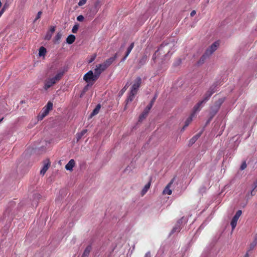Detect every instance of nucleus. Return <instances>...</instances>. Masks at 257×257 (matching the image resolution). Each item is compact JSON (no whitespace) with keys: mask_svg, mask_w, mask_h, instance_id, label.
Returning a JSON list of instances; mask_svg holds the SVG:
<instances>
[{"mask_svg":"<svg viewBox=\"0 0 257 257\" xmlns=\"http://www.w3.org/2000/svg\"><path fill=\"white\" fill-rule=\"evenodd\" d=\"M103 71H101V70L99 68V67L97 65L96 68L94 70V75L96 76V77L98 79L99 77L100 74Z\"/></svg>","mask_w":257,"mask_h":257,"instance_id":"obj_25","label":"nucleus"},{"mask_svg":"<svg viewBox=\"0 0 257 257\" xmlns=\"http://www.w3.org/2000/svg\"><path fill=\"white\" fill-rule=\"evenodd\" d=\"M53 103L51 101H48L47 105L43 108V110L41 113L38 116L39 120H42L46 115H48L49 111L53 108Z\"/></svg>","mask_w":257,"mask_h":257,"instance_id":"obj_4","label":"nucleus"},{"mask_svg":"<svg viewBox=\"0 0 257 257\" xmlns=\"http://www.w3.org/2000/svg\"><path fill=\"white\" fill-rule=\"evenodd\" d=\"M244 257H249L248 254L247 253H246Z\"/></svg>","mask_w":257,"mask_h":257,"instance_id":"obj_47","label":"nucleus"},{"mask_svg":"<svg viewBox=\"0 0 257 257\" xmlns=\"http://www.w3.org/2000/svg\"><path fill=\"white\" fill-rule=\"evenodd\" d=\"M169 54H167V55H166L165 56H169Z\"/></svg>","mask_w":257,"mask_h":257,"instance_id":"obj_49","label":"nucleus"},{"mask_svg":"<svg viewBox=\"0 0 257 257\" xmlns=\"http://www.w3.org/2000/svg\"><path fill=\"white\" fill-rule=\"evenodd\" d=\"M182 222V219L178 221L171 231V233H177L180 231L181 229V224Z\"/></svg>","mask_w":257,"mask_h":257,"instance_id":"obj_12","label":"nucleus"},{"mask_svg":"<svg viewBox=\"0 0 257 257\" xmlns=\"http://www.w3.org/2000/svg\"><path fill=\"white\" fill-rule=\"evenodd\" d=\"M42 12L41 11H39L37 15L36 18L34 20V22H35L37 20L41 18Z\"/></svg>","mask_w":257,"mask_h":257,"instance_id":"obj_35","label":"nucleus"},{"mask_svg":"<svg viewBox=\"0 0 257 257\" xmlns=\"http://www.w3.org/2000/svg\"><path fill=\"white\" fill-rule=\"evenodd\" d=\"M205 103L201 100L198 101L193 107L192 113V115H195L196 113L199 112Z\"/></svg>","mask_w":257,"mask_h":257,"instance_id":"obj_8","label":"nucleus"},{"mask_svg":"<svg viewBox=\"0 0 257 257\" xmlns=\"http://www.w3.org/2000/svg\"><path fill=\"white\" fill-rule=\"evenodd\" d=\"M144 257H151L150 252H147Z\"/></svg>","mask_w":257,"mask_h":257,"instance_id":"obj_42","label":"nucleus"},{"mask_svg":"<svg viewBox=\"0 0 257 257\" xmlns=\"http://www.w3.org/2000/svg\"><path fill=\"white\" fill-rule=\"evenodd\" d=\"M157 96L156 95L154 96V97L152 98L149 104L146 106L147 108V109L151 110V108L152 107L156 99Z\"/></svg>","mask_w":257,"mask_h":257,"instance_id":"obj_27","label":"nucleus"},{"mask_svg":"<svg viewBox=\"0 0 257 257\" xmlns=\"http://www.w3.org/2000/svg\"><path fill=\"white\" fill-rule=\"evenodd\" d=\"M195 115H192V113L191 114L190 116L186 119V120L185 122V125L183 127V128H184L185 127L187 126L192 121L193 117Z\"/></svg>","mask_w":257,"mask_h":257,"instance_id":"obj_26","label":"nucleus"},{"mask_svg":"<svg viewBox=\"0 0 257 257\" xmlns=\"http://www.w3.org/2000/svg\"><path fill=\"white\" fill-rule=\"evenodd\" d=\"M47 52L46 49L42 46L40 48L39 51V56H45Z\"/></svg>","mask_w":257,"mask_h":257,"instance_id":"obj_24","label":"nucleus"},{"mask_svg":"<svg viewBox=\"0 0 257 257\" xmlns=\"http://www.w3.org/2000/svg\"><path fill=\"white\" fill-rule=\"evenodd\" d=\"M96 57V54H94L93 56H92L90 59L88 61L89 63L92 62L95 59Z\"/></svg>","mask_w":257,"mask_h":257,"instance_id":"obj_36","label":"nucleus"},{"mask_svg":"<svg viewBox=\"0 0 257 257\" xmlns=\"http://www.w3.org/2000/svg\"><path fill=\"white\" fill-rule=\"evenodd\" d=\"M56 37H57V39H59L60 38V35L59 34H57L56 36Z\"/></svg>","mask_w":257,"mask_h":257,"instance_id":"obj_46","label":"nucleus"},{"mask_svg":"<svg viewBox=\"0 0 257 257\" xmlns=\"http://www.w3.org/2000/svg\"><path fill=\"white\" fill-rule=\"evenodd\" d=\"M224 98H221L219 99L214 104V106L213 108H212V111L210 113L212 116L213 117L217 112L219 108L220 107V105L222 104V103L224 102Z\"/></svg>","mask_w":257,"mask_h":257,"instance_id":"obj_6","label":"nucleus"},{"mask_svg":"<svg viewBox=\"0 0 257 257\" xmlns=\"http://www.w3.org/2000/svg\"><path fill=\"white\" fill-rule=\"evenodd\" d=\"M198 136H195L193 137L189 141V145H192L193 144L196 140L198 139Z\"/></svg>","mask_w":257,"mask_h":257,"instance_id":"obj_32","label":"nucleus"},{"mask_svg":"<svg viewBox=\"0 0 257 257\" xmlns=\"http://www.w3.org/2000/svg\"><path fill=\"white\" fill-rule=\"evenodd\" d=\"M196 14V12L195 10L192 11L190 13V16L191 17H193L195 14Z\"/></svg>","mask_w":257,"mask_h":257,"instance_id":"obj_41","label":"nucleus"},{"mask_svg":"<svg viewBox=\"0 0 257 257\" xmlns=\"http://www.w3.org/2000/svg\"><path fill=\"white\" fill-rule=\"evenodd\" d=\"M174 178L172 179L169 183L165 187V189L163 191V194L164 195H171L172 193V190L171 189V186L173 185L174 182Z\"/></svg>","mask_w":257,"mask_h":257,"instance_id":"obj_11","label":"nucleus"},{"mask_svg":"<svg viewBox=\"0 0 257 257\" xmlns=\"http://www.w3.org/2000/svg\"><path fill=\"white\" fill-rule=\"evenodd\" d=\"M101 7L100 2L99 1H97L94 4V7L95 9V13H97Z\"/></svg>","mask_w":257,"mask_h":257,"instance_id":"obj_28","label":"nucleus"},{"mask_svg":"<svg viewBox=\"0 0 257 257\" xmlns=\"http://www.w3.org/2000/svg\"><path fill=\"white\" fill-rule=\"evenodd\" d=\"M219 43L217 42L212 44L205 51L204 54L200 58L198 61L199 64H203L205 60L209 58L217 49Z\"/></svg>","mask_w":257,"mask_h":257,"instance_id":"obj_2","label":"nucleus"},{"mask_svg":"<svg viewBox=\"0 0 257 257\" xmlns=\"http://www.w3.org/2000/svg\"><path fill=\"white\" fill-rule=\"evenodd\" d=\"M254 241H256V242H257V233L255 235Z\"/></svg>","mask_w":257,"mask_h":257,"instance_id":"obj_45","label":"nucleus"},{"mask_svg":"<svg viewBox=\"0 0 257 257\" xmlns=\"http://www.w3.org/2000/svg\"><path fill=\"white\" fill-rule=\"evenodd\" d=\"M92 249L91 245H88L85 249L81 257H88L89 253Z\"/></svg>","mask_w":257,"mask_h":257,"instance_id":"obj_19","label":"nucleus"},{"mask_svg":"<svg viewBox=\"0 0 257 257\" xmlns=\"http://www.w3.org/2000/svg\"><path fill=\"white\" fill-rule=\"evenodd\" d=\"M256 189H257V180L254 182L253 188L251 192V195H254V194L253 193L254 190H255Z\"/></svg>","mask_w":257,"mask_h":257,"instance_id":"obj_33","label":"nucleus"},{"mask_svg":"<svg viewBox=\"0 0 257 257\" xmlns=\"http://www.w3.org/2000/svg\"><path fill=\"white\" fill-rule=\"evenodd\" d=\"M75 164V162L73 159H71L65 166V168L67 170H72Z\"/></svg>","mask_w":257,"mask_h":257,"instance_id":"obj_15","label":"nucleus"},{"mask_svg":"<svg viewBox=\"0 0 257 257\" xmlns=\"http://www.w3.org/2000/svg\"><path fill=\"white\" fill-rule=\"evenodd\" d=\"M55 31V28L54 27H52L51 29H50V31L52 32V33H54Z\"/></svg>","mask_w":257,"mask_h":257,"instance_id":"obj_44","label":"nucleus"},{"mask_svg":"<svg viewBox=\"0 0 257 257\" xmlns=\"http://www.w3.org/2000/svg\"><path fill=\"white\" fill-rule=\"evenodd\" d=\"M246 164L245 162H243L240 166V169L243 170L246 168Z\"/></svg>","mask_w":257,"mask_h":257,"instance_id":"obj_38","label":"nucleus"},{"mask_svg":"<svg viewBox=\"0 0 257 257\" xmlns=\"http://www.w3.org/2000/svg\"><path fill=\"white\" fill-rule=\"evenodd\" d=\"M159 54V50H158L157 51H156L155 52V53H154V54L153 55V60L154 61V62H157V56Z\"/></svg>","mask_w":257,"mask_h":257,"instance_id":"obj_29","label":"nucleus"},{"mask_svg":"<svg viewBox=\"0 0 257 257\" xmlns=\"http://www.w3.org/2000/svg\"><path fill=\"white\" fill-rule=\"evenodd\" d=\"M83 79L88 83V85H93L97 78L91 70L89 71L83 76Z\"/></svg>","mask_w":257,"mask_h":257,"instance_id":"obj_3","label":"nucleus"},{"mask_svg":"<svg viewBox=\"0 0 257 257\" xmlns=\"http://www.w3.org/2000/svg\"><path fill=\"white\" fill-rule=\"evenodd\" d=\"M147 61V56L146 55L143 56L139 60V65L140 67L144 65Z\"/></svg>","mask_w":257,"mask_h":257,"instance_id":"obj_23","label":"nucleus"},{"mask_svg":"<svg viewBox=\"0 0 257 257\" xmlns=\"http://www.w3.org/2000/svg\"><path fill=\"white\" fill-rule=\"evenodd\" d=\"M100 108L101 105L100 104H98L90 114V118H92L94 115L97 114L100 111Z\"/></svg>","mask_w":257,"mask_h":257,"instance_id":"obj_18","label":"nucleus"},{"mask_svg":"<svg viewBox=\"0 0 257 257\" xmlns=\"http://www.w3.org/2000/svg\"><path fill=\"white\" fill-rule=\"evenodd\" d=\"M134 43L133 42L131 44V45H130V46L127 48V51L126 52V53H125V56H124V57L122 58V61H124L126 58H127V57L128 56V55L130 54V53H131V52L132 51V49H133V48L134 47Z\"/></svg>","mask_w":257,"mask_h":257,"instance_id":"obj_17","label":"nucleus"},{"mask_svg":"<svg viewBox=\"0 0 257 257\" xmlns=\"http://www.w3.org/2000/svg\"><path fill=\"white\" fill-rule=\"evenodd\" d=\"M216 86L212 85L207 91L204 94L202 99L201 100L203 103H205L210 98L212 94L215 92Z\"/></svg>","mask_w":257,"mask_h":257,"instance_id":"obj_5","label":"nucleus"},{"mask_svg":"<svg viewBox=\"0 0 257 257\" xmlns=\"http://www.w3.org/2000/svg\"><path fill=\"white\" fill-rule=\"evenodd\" d=\"M241 213L242 212H241V210H238L236 212L235 215L233 217V218L231 220V225L232 226V230H233L234 229V228L235 227L236 224H237V221L239 217L240 216Z\"/></svg>","mask_w":257,"mask_h":257,"instance_id":"obj_10","label":"nucleus"},{"mask_svg":"<svg viewBox=\"0 0 257 257\" xmlns=\"http://www.w3.org/2000/svg\"><path fill=\"white\" fill-rule=\"evenodd\" d=\"M128 86H129V83L127 82V83H126L125 86L122 89L121 91H123V92H124L127 89V88H128Z\"/></svg>","mask_w":257,"mask_h":257,"instance_id":"obj_40","label":"nucleus"},{"mask_svg":"<svg viewBox=\"0 0 257 257\" xmlns=\"http://www.w3.org/2000/svg\"><path fill=\"white\" fill-rule=\"evenodd\" d=\"M87 130H83L81 132L78 133L76 134L77 142H78L82 137L87 133Z\"/></svg>","mask_w":257,"mask_h":257,"instance_id":"obj_21","label":"nucleus"},{"mask_svg":"<svg viewBox=\"0 0 257 257\" xmlns=\"http://www.w3.org/2000/svg\"><path fill=\"white\" fill-rule=\"evenodd\" d=\"M78 28H79V25L78 24L75 25L73 26V27L72 28V33H76L77 32Z\"/></svg>","mask_w":257,"mask_h":257,"instance_id":"obj_31","label":"nucleus"},{"mask_svg":"<svg viewBox=\"0 0 257 257\" xmlns=\"http://www.w3.org/2000/svg\"><path fill=\"white\" fill-rule=\"evenodd\" d=\"M3 118H2V119H0V122L3 120Z\"/></svg>","mask_w":257,"mask_h":257,"instance_id":"obj_48","label":"nucleus"},{"mask_svg":"<svg viewBox=\"0 0 257 257\" xmlns=\"http://www.w3.org/2000/svg\"><path fill=\"white\" fill-rule=\"evenodd\" d=\"M116 57L117 54H115L113 57L107 59L103 63L105 64L107 67H108L114 62Z\"/></svg>","mask_w":257,"mask_h":257,"instance_id":"obj_14","label":"nucleus"},{"mask_svg":"<svg viewBox=\"0 0 257 257\" xmlns=\"http://www.w3.org/2000/svg\"><path fill=\"white\" fill-rule=\"evenodd\" d=\"M141 83V78L140 77H138L135 80L134 83L132 86L131 91L137 93L138 90L140 87Z\"/></svg>","mask_w":257,"mask_h":257,"instance_id":"obj_7","label":"nucleus"},{"mask_svg":"<svg viewBox=\"0 0 257 257\" xmlns=\"http://www.w3.org/2000/svg\"><path fill=\"white\" fill-rule=\"evenodd\" d=\"M150 111L149 109H147V108L146 107L142 114L140 115L139 117V121H142L144 119H145L148 115V114L149 113Z\"/></svg>","mask_w":257,"mask_h":257,"instance_id":"obj_16","label":"nucleus"},{"mask_svg":"<svg viewBox=\"0 0 257 257\" xmlns=\"http://www.w3.org/2000/svg\"><path fill=\"white\" fill-rule=\"evenodd\" d=\"M97 66L102 71H104L107 68L104 63L100 64Z\"/></svg>","mask_w":257,"mask_h":257,"instance_id":"obj_30","label":"nucleus"},{"mask_svg":"<svg viewBox=\"0 0 257 257\" xmlns=\"http://www.w3.org/2000/svg\"><path fill=\"white\" fill-rule=\"evenodd\" d=\"M136 94H137V93H136V92H133L131 91H130L129 95L128 96L127 99L125 100L126 104L124 107V109H126V105H127V103L132 102L134 100V99L135 98V96Z\"/></svg>","mask_w":257,"mask_h":257,"instance_id":"obj_13","label":"nucleus"},{"mask_svg":"<svg viewBox=\"0 0 257 257\" xmlns=\"http://www.w3.org/2000/svg\"><path fill=\"white\" fill-rule=\"evenodd\" d=\"M151 182V180H150L149 182L147 184L145 185V186L142 189V192H141V195L142 196H144L147 193V192L148 191L150 187Z\"/></svg>","mask_w":257,"mask_h":257,"instance_id":"obj_20","label":"nucleus"},{"mask_svg":"<svg viewBox=\"0 0 257 257\" xmlns=\"http://www.w3.org/2000/svg\"><path fill=\"white\" fill-rule=\"evenodd\" d=\"M64 72L58 73L54 77L49 78L44 81V89L47 90L49 88L55 84L57 82L60 80L64 75Z\"/></svg>","mask_w":257,"mask_h":257,"instance_id":"obj_1","label":"nucleus"},{"mask_svg":"<svg viewBox=\"0 0 257 257\" xmlns=\"http://www.w3.org/2000/svg\"><path fill=\"white\" fill-rule=\"evenodd\" d=\"M43 167L40 171V174L44 176L51 165L50 161L49 159H46L43 161Z\"/></svg>","mask_w":257,"mask_h":257,"instance_id":"obj_9","label":"nucleus"},{"mask_svg":"<svg viewBox=\"0 0 257 257\" xmlns=\"http://www.w3.org/2000/svg\"><path fill=\"white\" fill-rule=\"evenodd\" d=\"M75 36L73 35H69L66 39V42L68 44H72L75 40Z\"/></svg>","mask_w":257,"mask_h":257,"instance_id":"obj_22","label":"nucleus"},{"mask_svg":"<svg viewBox=\"0 0 257 257\" xmlns=\"http://www.w3.org/2000/svg\"><path fill=\"white\" fill-rule=\"evenodd\" d=\"M256 241H253L250 245V249H252L256 244Z\"/></svg>","mask_w":257,"mask_h":257,"instance_id":"obj_39","label":"nucleus"},{"mask_svg":"<svg viewBox=\"0 0 257 257\" xmlns=\"http://www.w3.org/2000/svg\"><path fill=\"white\" fill-rule=\"evenodd\" d=\"M87 0H80L78 5L79 6H82L83 5H84L86 2H87Z\"/></svg>","mask_w":257,"mask_h":257,"instance_id":"obj_34","label":"nucleus"},{"mask_svg":"<svg viewBox=\"0 0 257 257\" xmlns=\"http://www.w3.org/2000/svg\"><path fill=\"white\" fill-rule=\"evenodd\" d=\"M84 17L82 15H79L77 17V20L79 22H82L84 20Z\"/></svg>","mask_w":257,"mask_h":257,"instance_id":"obj_37","label":"nucleus"},{"mask_svg":"<svg viewBox=\"0 0 257 257\" xmlns=\"http://www.w3.org/2000/svg\"><path fill=\"white\" fill-rule=\"evenodd\" d=\"M4 12H5V9H4V8H2V9L0 11V17L3 14Z\"/></svg>","mask_w":257,"mask_h":257,"instance_id":"obj_43","label":"nucleus"}]
</instances>
